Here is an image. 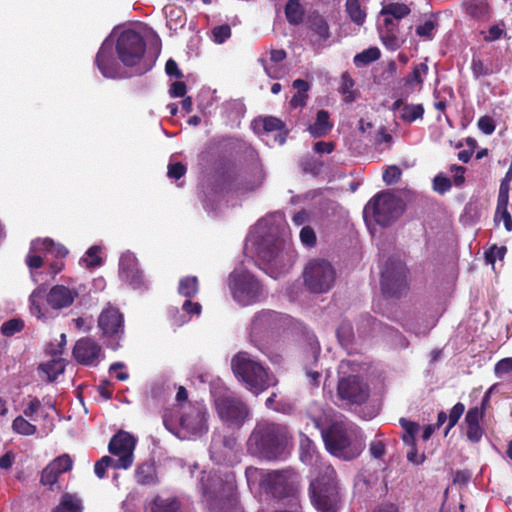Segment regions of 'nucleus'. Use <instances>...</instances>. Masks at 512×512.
<instances>
[{"label":"nucleus","instance_id":"nucleus-36","mask_svg":"<svg viewBox=\"0 0 512 512\" xmlns=\"http://www.w3.org/2000/svg\"><path fill=\"white\" fill-rule=\"evenodd\" d=\"M81 499L76 494L65 493L53 512H82Z\"/></svg>","mask_w":512,"mask_h":512},{"label":"nucleus","instance_id":"nucleus-60","mask_svg":"<svg viewBox=\"0 0 512 512\" xmlns=\"http://www.w3.org/2000/svg\"><path fill=\"white\" fill-rule=\"evenodd\" d=\"M401 177V170L397 166H389L383 173V181L387 185L397 183Z\"/></svg>","mask_w":512,"mask_h":512},{"label":"nucleus","instance_id":"nucleus-33","mask_svg":"<svg viewBox=\"0 0 512 512\" xmlns=\"http://www.w3.org/2000/svg\"><path fill=\"white\" fill-rule=\"evenodd\" d=\"M293 88L296 89V93L290 100V106L293 108L305 106L308 99V91L310 89L309 83L302 79H296L293 82Z\"/></svg>","mask_w":512,"mask_h":512},{"label":"nucleus","instance_id":"nucleus-54","mask_svg":"<svg viewBox=\"0 0 512 512\" xmlns=\"http://www.w3.org/2000/svg\"><path fill=\"white\" fill-rule=\"evenodd\" d=\"M464 410H465V406L462 404V403H456L451 411H450V414H449V423H448V426H447V429H446V432H445V435L448 433V431L453 428L458 420L460 419V417L462 416V414L464 413Z\"/></svg>","mask_w":512,"mask_h":512},{"label":"nucleus","instance_id":"nucleus-25","mask_svg":"<svg viewBox=\"0 0 512 512\" xmlns=\"http://www.w3.org/2000/svg\"><path fill=\"white\" fill-rule=\"evenodd\" d=\"M378 31L383 45L390 51L399 49L405 42V38L399 33L398 24L388 19L379 22Z\"/></svg>","mask_w":512,"mask_h":512},{"label":"nucleus","instance_id":"nucleus-14","mask_svg":"<svg viewBox=\"0 0 512 512\" xmlns=\"http://www.w3.org/2000/svg\"><path fill=\"white\" fill-rule=\"evenodd\" d=\"M407 287V268L399 257L389 258L381 271V289L385 296L398 297Z\"/></svg>","mask_w":512,"mask_h":512},{"label":"nucleus","instance_id":"nucleus-41","mask_svg":"<svg viewBox=\"0 0 512 512\" xmlns=\"http://www.w3.org/2000/svg\"><path fill=\"white\" fill-rule=\"evenodd\" d=\"M178 293L186 298H191L198 293V279L195 276H187L179 281Z\"/></svg>","mask_w":512,"mask_h":512},{"label":"nucleus","instance_id":"nucleus-62","mask_svg":"<svg viewBox=\"0 0 512 512\" xmlns=\"http://www.w3.org/2000/svg\"><path fill=\"white\" fill-rule=\"evenodd\" d=\"M494 221L496 223H499L500 221H503L504 227L508 232L512 231V217L510 213L508 212V209H501L496 210Z\"/></svg>","mask_w":512,"mask_h":512},{"label":"nucleus","instance_id":"nucleus-13","mask_svg":"<svg viewBox=\"0 0 512 512\" xmlns=\"http://www.w3.org/2000/svg\"><path fill=\"white\" fill-rule=\"evenodd\" d=\"M305 287L312 293H326L335 282V270L325 260L310 261L303 272Z\"/></svg>","mask_w":512,"mask_h":512},{"label":"nucleus","instance_id":"nucleus-3","mask_svg":"<svg viewBox=\"0 0 512 512\" xmlns=\"http://www.w3.org/2000/svg\"><path fill=\"white\" fill-rule=\"evenodd\" d=\"M312 421L314 427L321 430L325 447L331 455L350 461L357 458L365 448L361 430L352 423L336 422L325 430L320 419L313 418Z\"/></svg>","mask_w":512,"mask_h":512},{"label":"nucleus","instance_id":"nucleus-27","mask_svg":"<svg viewBox=\"0 0 512 512\" xmlns=\"http://www.w3.org/2000/svg\"><path fill=\"white\" fill-rule=\"evenodd\" d=\"M411 13V9L408 5L404 3L392 2V3H383L382 9L380 11V17L382 22H385L386 19L390 20L392 23H397L408 16Z\"/></svg>","mask_w":512,"mask_h":512},{"label":"nucleus","instance_id":"nucleus-26","mask_svg":"<svg viewBox=\"0 0 512 512\" xmlns=\"http://www.w3.org/2000/svg\"><path fill=\"white\" fill-rule=\"evenodd\" d=\"M237 445V439L234 436H222L214 433L212 436L210 454L211 458L220 463L225 460L227 454Z\"/></svg>","mask_w":512,"mask_h":512},{"label":"nucleus","instance_id":"nucleus-46","mask_svg":"<svg viewBox=\"0 0 512 512\" xmlns=\"http://www.w3.org/2000/svg\"><path fill=\"white\" fill-rule=\"evenodd\" d=\"M341 92L347 103H351L357 98V93L354 90V81L347 73H344L341 77Z\"/></svg>","mask_w":512,"mask_h":512},{"label":"nucleus","instance_id":"nucleus-20","mask_svg":"<svg viewBox=\"0 0 512 512\" xmlns=\"http://www.w3.org/2000/svg\"><path fill=\"white\" fill-rule=\"evenodd\" d=\"M307 36L314 48L320 49L330 45V26L326 18L318 13L309 15L306 20Z\"/></svg>","mask_w":512,"mask_h":512},{"label":"nucleus","instance_id":"nucleus-17","mask_svg":"<svg viewBox=\"0 0 512 512\" xmlns=\"http://www.w3.org/2000/svg\"><path fill=\"white\" fill-rule=\"evenodd\" d=\"M288 317L272 310H262L256 313L251 321L250 336L262 338L269 333L281 329L288 323Z\"/></svg>","mask_w":512,"mask_h":512},{"label":"nucleus","instance_id":"nucleus-57","mask_svg":"<svg viewBox=\"0 0 512 512\" xmlns=\"http://www.w3.org/2000/svg\"><path fill=\"white\" fill-rule=\"evenodd\" d=\"M451 186L452 184L450 179L442 174L435 176L433 180V189L440 194H444L449 191Z\"/></svg>","mask_w":512,"mask_h":512},{"label":"nucleus","instance_id":"nucleus-51","mask_svg":"<svg viewBox=\"0 0 512 512\" xmlns=\"http://www.w3.org/2000/svg\"><path fill=\"white\" fill-rule=\"evenodd\" d=\"M337 337L341 345L347 346L351 343L353 337V329L349 322H342L337 329Z\"/></svg>","mask_w":512,"mask_h":512},{"label":"nucleus","instance_id":"nucleus-50","mask_svg":"<svg viewBox=\"0 0 512 512\" xmlns=\"http://www.w3.org/2000/svg\"><path fill=\"white\" fill-rule=\"evenodd\" d=\"M24 328V322L21 319L14 318L4 322L1 326V333L5 336H13Z\"/></svg>","mask_w":512,"mask_h":512},{"label":"nucleus","instance_id":"nucleus-56","mask_svg":"<svg viewBox=\"0 0 512 512\" xmlns=\"http://www.w3.org/2000/svg\"><path fill=\"white\" fill-rule=\"evenodd\" d=\"M470 13L474 17H486L489 14V6L485 0H475L470 6Z\"/></svg>","mask_w":512,"mask_h":512},{"label":"nucleus","instance_id":"nucleus-53","mask_svg":"<svg viewBox=\"0 0 512 512\" xmlns=\"http://www.w3.org/2000/svg\"><path fill=\"white\" fill-rule=\"evenodd\" d=\"M370 455L375 459H380L386 452V444L379 437L374 438L369 444Z\"/></svg>","mask_w":512,"mask_h":512},{"label":"nucleus","instance_id":"nucleus-11","mask_svg":"<svg viewBox=\"0 0 512 512\" xmlns=\"http://www.w3.org/2000/svg\"><path fill=\"white\" fill-rule=\"evenodd\" d=\"M179 426L173 430L169 422L164 420L168 430L179 439L191 440L206 434L208 431L207 408L203 403L183 404L179 410Z\"/></svg>","mask_w":512,"mask_h":512},{"label":"nucleus","instance_id":"nucleus-23","mask_svg":"<svg viewBox=\"0 0 512 512\" xmlns=\"http://www.w3.org/2000/svg\"><path fill=\"white\" fill-rule=\"evenodd\" d=\"M73 461L68 454H63L51 461L41 474V483L52 488L58 481L59 475L72 468Z\"/></svg>","mask_w":512,"mask_h":512},{"label":"nucleus","instance_id":"nucleus-4","mask_svg":"<svg viewBox=\"0 0 512 512\" xmlns=\"http://www.w3.org/2000/svg\"><path fill=\"white\" fill-rule=\"evenodd\" d=\"M288 444V432L285 426L262 421L257 423L247 441L248 452L265 460L281 457Z\"/></svg>","mask_w":512,"mask_h":512},{"label":"nucleus","instance_id":"nucleus-7","mask_svg":"<svg viewBox=\"0 0 512 512\" xmlns=\"http://www.w3.org/2000/svg\"><path fill=\"white\" fill-rule=\"evenodd\" d=\"M210 393L219 418L228 426L240 428L249 419L248 406L220 379L211 382Z\"/></svg>","mask_w":512,"mask_h":512},{"label":"nucleus","instance_id":"nucleus-40","mask_svg":"<svg viewBox=\"0 0 512 512\" xmlns=\"http://www.w3.org/2000/svg\"><path fill=\"white\" fill-rule=\"evenodd\" d=\"M12 430L23 436H32L37 432V427L24 416H17L12 422Z\"/></svg>","mask_w":512,"mask_h":512},{"label":"nucleus","instance_id":"nucleus-18","mask_svg":"<svg viewBox=\"0 0 512 512\" xmlns=\"http://www.w3.org/2000/svg\"><path fill=\"white\" fill-rule=\"evenodd\" d=\"M337 395L343 404H361L368 398L369 390L358 376L352 375L340 378Z\"/></svg>","mask_w":512,"mask_h":512},{"label":"nucleus","instance_id":"nucleus-43","mask_svg":"<svg viewBox=\"0 0 512 512\" xmlns=\"http://www.w3.org/2000/svg\"><path fill=\"white\" fill-rule=\"evenodd\" d=\"M261 62L266 74L273 79H281L287 74V68L284 64L275 63L267 60L266 58H260Z\"/></svg>","mask_w":512,"mask_h":512},{"label":"nucleus","instance_id":"nucleus-8","mask_svg":"<svg viewBox=\"0 0 512 512\" xmlns=\"http://www.w3.org/2000/svg\"><path fill=\"white\" fill-rule=\"evenodd\" d=\"M67 249L60 244H55L51 239H36L31 242L29 252L26 256V264L30 270V276L34 283L39 284L48 279L40 278L41 268L48 255H52L57 259L49 264V276L53 279L64 268L63 258L67 255Z\"/></svg>","mask_w":512,"mask_h":512},{"label":"nucleus","instance_id":"nucleus-5","mask_svg":"<svg viewBox=\"0 0 512 512\" xmlns=\"http://www.w3.org/2000/svg\"><path fill=\"white\" fill-rule=\"evenodd\" d=\"M78 297L79 291L76 287L57 284L47 292L45 287L39 283L29 296V310L31 315L38 320L46 321L49 319V311L43 304L44 298L49 308L60 311L71 307Z\"/></svg>","mask_w":512,"mask_h":512},{"label":"nucleus","instance_id":"nucleus-6","mask_svg":"<svg viewBox=\"0 0 512 512\" xmlns=\"http://www.w3.org/2000/svg\"><path fill=\"white\" fill-rule=\"evenodd\" d=\"M232 371L239 382L254 395L277 384V379L247 352L237 353L231 360Z\"/></svg>","mask_w":512,"mask_h":512},{"label":"nucleus","instance_id":"nucleus-39","mask_svg":"<svg viewBox=\"0 0 512 512\" xmlns=\"http://www.w3.org/2000/svg\"><path fill=\"white\" fill-rule=\"evenodd\" d=\"M346 11L353 23L358 26L364 24L366 12L362 9L359 0H346Z\"/></svg>","mask_w":512,"mask_h":512},{"label":"nucleus","instance_id":"nucleus-34","mask_svg":"<svg viewBox=\"0 0 512 512\" xmlns=\"http://www.w3.org/2000/svg\"><path fill=\"white\" fill-rule=\"evenodd\" d=\"M428 74L426 63H420L414 66L412 73L405 79V85L412 90H421L424 79Z\"/></svg>","mask_w":512,"mask_h":512},{"label":"nucleus","instance_id":"nucleus-49","mask_svg":"<svg viewBox=\"0 0 512 512\" xmlns=\"http://www.w3.org/2000/svg\"><path fill=\"white\" fill-rule=\"evenodd\" d=\"M107 468H116V463L114 462V458L111 456H103L100 460L95 463L94 472L98 478L103 479L105 477V472Z\"/></svg>","mask_w":512,"mask_h":512},{"label":"nucleus","instance_id":"nucleus-9","mask_svg":"<svg viewBox=\"0 0 512 512\" xmlns=\"http://www.w3.org/2000/svg\"><path fill=\"white\" fill-rule=\"evenodd\" d=\"M323 473L313 476L310 483V499L319 512H338L342 496L336 482V473L330 464H324Z\"/></svg>","mask_w":512,"mask_h":512},{"label":"nucleus","instance_id":"nucleus-58","mask_svg":"<svg viewBox=\"0 0 512 512\" xmlns=\"http://www.w3.org/2000/svg\"><path fill=\"white\" fill-rule=\"evenodd\" d=\"M504 34H505L504 23L499 22L495 25H492L489 28L487 34L484 36V40L486 42H493V41L500 39Z\"/></svg>","mask_w":512,"mask_h":512},{"label":"nucleus","instance_id":"nucleus-12","mask_svg":"<svg viewBox=\"0 0 512 512\" xmlns=\"http://www.w3.org/2000/svg\"><path fill=\"white\" fill-rule=\"evenodd\" d=\"M403 212L402 202L389 192L376 194L364 207L363 216L369 226L374 221L380 226L391 225Z\"/></svg>","mask_w":512,"mask_h":512},{"label":"nucleus","instance_id":"nucleus-31","mask_svg":"<svg viewBox=\"0 0 512 512\" xmlns=\"http://www.w3.org/2000/svg\"><path fill=\"white\" fill-rule=\"evenodd\" d=\"M135 478L140 485H154L158 482L156 468L152 462L140 464L135 471Z\"/></svg>","mask_w":512,"mask_h":512},{"label":"nucleus","instance_id":"nucleus-32","mask_svg":"<svg viewBox=\"0 0 512 512\" xmlns=\"http://www.w3.org/2000/svg\"><path fill=\"white\" fill-rule=\"evenodd\" d=\"M331 129L332 124L329 121V114L325 110L318 111L315 123L308 128L314 138L327 135Z\"/></svg>","mask_w":512,"mask_h":512},{"label":"nucleus","instance_id":"nucleus-52","mask_svg":"<svg viewBox=\"0 0 512 512\" xmlns=\"http://www.w3.org/2000/svg\"><path fill=\"white\" fill-rule=\"evenodd\" d=\"M230 36L231 28L227 24L217 26L212 30V39L217 44L224 43Z\"/></svg>","mask_w":512,"mask_h":512},{"label":"nucleus","instance_id":"nucleus-19","mask_svg":"<svg viewBox=\"0 0 512 512\" xmlns=\"http://www.w3.org/2000/svg\"><path fill=\"white\" fill-rule=\"evenodd\" d=\"M119 276L135 290L147 288V281L138 267L137 258L129 251L123 253L120 257Z\"/></svg>","mask_w":512,"mask_h":512},{"label":"nucleus","instance_id":"nucleus-16","mask_svg":"<svg viewBox=\"0 0 512 512\" xmlns=\"http://www.w3.org/2000/svg\"><path fill=\"white\" fill-rule=\"evenodd\" d=\"M98 326L107 339L108 346L113 350L118 349L119 340L124 334V319L120 311L108 305L98 318Z\"/></svg>","mask_w":512,"mask_h":512},{"label":"nucleus","instance_id":"nucleus-15","mask_svg":"<svg viewBox=\"0 0 512 512\" xmlns=\"http://www.w3.org/2000/svg\"><path fill=\"white\" fill-rule=\"evenodd\" d=\"M137 439L130 433L120 430L111 439L108 444V451L114 458L116 468L124 470L130 468L134 462V450Z\"/></svg>","mask_w":512,"mask_h":512},{"label":"nucleus","instance_id":"nucleus-21","mask_svg":"<svg viewBox=\"0 0 512 512\" xmlns=\"http://www.w3.org/2000/svg\"><path fill=\"white\" fill-rule=\"evenodd\" d=\"M76 361L83 365H96L102 357L101 346L91 338L79 339L73 349Z\"/></svg>","mask_w":512,"mask_h":512},{"label":"nucleus","instance_id":"nucleus-37","mask_svg":"<svg viewBox=\"0 0 512 512\" xmlns=\"http://www.w3.org/2000/svg\"><path fill=\"white\" fill-rule=\"evenodd\" d=\"M23 415L31 421H37L38 417H42L44 420L48 419V413L38 398H32L25 405Z\"/></svg>","mask_w":512,"mask_h":512},{"label":"nucleus","instance_id":"nucleus-29","mask_svg":"<svg viewBox=\"0 0 512 512\" xmlns=\"http://www.w3.org/2000/svg\"><path fill=\"white\" fill-rule=\"evenodd\" d=\"M261 124L263 127V130L266 134H269L271 132L279 131V133L275 136V142H277L279 145H283L286 141V132L284 131V123L273 116H268L260 120L259 122H255V126L258 124Z\"/></svg>","mask_w":512,"mask_h":512},{"label":"nucleus","instance_id":"nucleus-22","mask_svg":"<svg viewBox=\"0 0 512 512\" xmlns=\"http://www.w3.org/2000/svg\"><path fill=\"white\" fill-rule=\"evenodd\" d=\"M299 455L304 464L312 467V477L323 473V467L321 466L327 463L319 459L314 443L303 433H300Z\"/></svg>","mask_w":512,"mask_h":512},{"label":"nucleus","instance_id":"nucleus-64","mask_svg":"<svg viewBox=\"0 0 512 512\" xmlns=\"http://www.w3.org/2000/svg\"><path fill=\"white\" fill-rule=\"evenodd\" d=\"M478 128L486 135H491L495 130V124L492 118L483 116L478 120Z\"/></svg>","mask_w":512,"mask_h":512},{"label":"nucleus","instance_id":"nucleus-28","mask_svg":"<svg viewBox=\"0 0 512 512\" xmlns=\"http://www.w3.org/2000/svg\"><path fill=\"white\" fill-rule=\"evenodd\" d=\"M179 509L180 502L174 496L157 495L148 505L150 512H178Z\"/></svg>","mask_w":512,"mask_h":512},{"label":"nucleus","instance_id":"nucleus-48","mask_svg":"<svg viewBox=\"0 0 512 512\" xmlns=\"http://www.w3.org/2000/svg\"><path fill=\"white\" fill-rule=\"evenodd\" d=\"M436 27V21L429 19L425 21L423 24L417 26L416 34L424 40H431L434 37Z\"/></svg>","mask_w":512,"mask_h":512},{"label":"nucleus","instance_id":"nucleus-2","mask_svg":"<svg viewBox=\"0 0 512 512\" xmlns=\"http://www.w3.org/2000/svg\"><path fill=\"white\" fill-rule=\"evenodd\" d=\"M154 63V59L146 56L145 39L133 29L114 28L102 42L95 57V65L102 76L108 79L124 77L121 64L141 75L150 71Z\"/></svg>","mask_w":512,"mask_h":512},{"label":"nucleus","instance_id":"nucleus-24","mask_svg":"<svg viewBox=\"0 0 512 512\" xmlns=\"http://www.w3.org/2000/svg\"><path fill=\"white\" fill-rule=\"evenodd\" d=\"M246 477L248 481H252V479H256L258 476L261 478L265 477V481L268 485L276 488L277 486H284L291 482L295 476L292 470H274L264 474L262 470H259L255 467H248L245 471Z\"/></svg>","mask_w":512,"mask_h":512},{"label":"nucleus","instance_id":"nucleus-1","mask_svg":"<svg viewBox=\"0 0 512 512\" xmlns=\"http://www.w3.org/2000/svg\"><path fill=\"white\" fill-rule=\"evenodd\" d=\"M244 252L272 278L286 272L294 263L295 252L284 215L276 212L259 220L246 238Z\"/></svg>","mask_w":512,"mask_h":512},{"label":"nucleus","instance_id":"nucleus-61","mask_svg":"<svg viewBox=\"0 0 512 512\" xmlns=\"http://www.w3.org/2000/svg\"><path fill=\"white\" fill-rule=\"evenodd\" d=\"M300 240L303 245L313 247L316 243V235L312 228L304 226L300 231Z\"/></svg>","mask_w":512,"mask_h":512},{"label":"nucleus","instance_id":"nucleus-30","mask_svg":"<svg viewBox=\"0 0 512 512\" xmlns=\"http://www.w3.org/2000/svg\"><path fill=\"white\" fill-rule=\"evenodd\" d=\"M65 362L62 358H54L39 366L41 377H45L49 382L57 379L64 372Z\"/></svg>","mask_w":512,"mask_h":512},{"label":"nucleus","instance_id":"nucleus-44","mask_svg":"<svg viewBox=\"0 0 512 512\" xmlns=\"http://www.w3.org/2000/svg\"><path fill=\"white\" fill-rule=\"evenodd\" d=\"M399 423L404 430L402 440L406 445L415 443V435L419 432L420 426L418 423L400 418Z\"/></svg>","mask_w":512,"mask_h":512},{"label":"nucleus","instance_id":"nucleus-45","mask_svg":"<svg viewBox=\"0 0 512 512\" xmlns=\"http://www.w3.org/2000/svg\"><path fill=\"white\" fill-rule=\"evenodd\" d=\"M99 253L100 247H90L85 253V255L80 259V265L85 266L87 268L99 267L102 264V259L99 256Z\"/></svg>","mask_w":512,"mask_h":512},{"label":"nucleus","instance_id":"nucleus-38","mask_svg":"<svg viewBox=\"0 0 512 512\" xmlns=\"http://www.w3.org/2000/svg\"><path fill=\"white\" fill-rule=\"evenodd\" d=\"M424 115V107L422 104H405L399 117L407 123H412L418 119H422Z\"/></svg>","mask_w":512,"mask_h":512},{"label":"nucleus","instance_id":"nucleus-42","mask_svg":"<svg viewBox=\"0 0 512 512\" xmlns=\"http://www.w3.org/2000/svg\"><path fill=\"white\" fill-rule=\"evenodd\" d=\"M285 15L290 24H299L304 15V10L298 0H289L285 7Z\"/></svg>","mask_w":512,"mask_h":512},{"label":"nucleus","instance_id":"nucleus-63","mask_svg":"<svg viewBox=\"0 0 512 512\" xmlns=\"http://www.w3.org/2000/svg\"><path fill=\"white\" fill-rule=\"evenodd\" d=\"M186 173V167L180 163H173L168 166L167 175L171 179L178 180Z\"/></svg>","mask_w":512,"mask_h":512},{"label":"nucleus","instance_id":"nucleus-55","mask_svg":"<svg viewBox=\"0 0 512 512\" xmlns=\"http://www.w3.org/2000/svg\"><path fill=\"white\" fill-rule=\"evenodd\" d=\"M495 375L498 378L512 372V357H507L499 360L494 367Z\"/></svg>","mask_w":512,"mask_h":512},{"label":"nucleus","instance_id":"nucleus-47","mask_svg":"<svg viewBox=\"0 0 512 512\" xmlns=\"http://www.w3.org/2000/svg\"><path fill=\"white\" fill-rule=\"evenodd\" d=\"M379 57L380 50L377 47H370L361 53L356 54L354 57V63L356 66H363L378 60Z\"/></svg>","mask_w":512,"mask_h":512},{"label":"nucleus","instance_id":"nucleus-35","mask_svg":"<svg viewBox=\"0 0 512 512\" xmlns=\"http://www.w3.org/2000/svg\"><path fill=\"white\" fill-rule=\"evenodd\" d=\"M183 315L173 318V323L176 326H181L189 321L190 317L199 316L202 311V306L199 302H193L190 299L184 301L182 305Z\"/></svg>","mask_w":512,"mask_h":512},{"label":"nucleus","instance_id":"nucleus-10","mask_svg":"<svg viewBox=\"0 0 512 512\" xmlns=\"http://www.w3.org/2000/svg\"><path fill=\"white\" fill-rule=\"evenodd\" d=\"M228 287L233 300L243 307L259 303L267 297L263 284L251 272L241 267L230 273Z\"/></svg>","mask_w":512,"mask_h":512},{"label":"nucleus","instance_id":"nucleus-59","mask_svg":"<svg viewBox=\"0 0 512 512\" xmlns=\"http://www.w3.org/2000/svg\"><path fill=\"white\" fill-rule=\"evenodd\" d=\"M507 249L505 246H493L486 252V261L494 265L497 259L502 260L505 257Z\"/></svg>","mask_w":512,"mask_h":512}]
</instances>
